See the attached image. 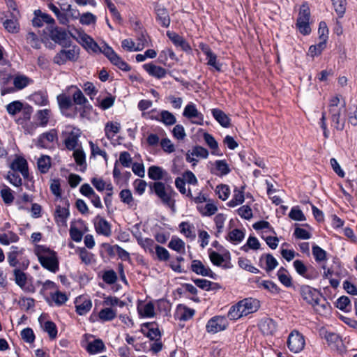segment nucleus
Masks as SVG:
<instances>
[{
  "instance_id": "1",
  "label": "nucleus",
  "mask_w": 357,
  "mask_h": 357,
  "mask_svg": "<svg viewBox=\"0 0 357 357\" xmlns=\"http://www.w3.org/2000/svg\"><path fill=\"white\" fill-rule=\"evenodd\" d=\"M259 307L260 303L257 299L246 298L232 305L228 312L227 317L231 320H237L257 312Z\"/></svg>"
},
{
  "instance_id": "2",
  "label": "nucleus",
  "mask_w": 357,
  "mask_h": 357,
  "mask_svg": "<svg viewBox=\"0 0 357 357\" xmlns=\"http://www.w3.org/2000/svg\"><path fill=\"white\" fill-rule=\"evenodd\" d=\"M34 252L43 267L52 273L59 271V263L56 252L44 245H37Z\"/></svg>"
},
{
  "instance_id": "3",
  "label": "nucleus",
  "mask_w": 357,
  "mask_h": 357,
  "mask_svg": "<svg viewBox=\"0 0 357 357\" xmlns=\"http://www.w3.org/2000/svg\"><path fill=\"white\" fill-rule=\"evenodd\" d=\"M152 189L164 205L170 208L173 211H175V200L174 197L176 192L171 185L157 181L153 183Z\"/></svg>"
},
{
  "instance_id": "4",
  "label": "nucleus",
  "mask_w": 357,
  "mask_h": 357,
  "mask_svg": "<svg viewBox=\"0 0 357 357\" xmlns=\"http://www.w3.org/2000/svg\"><path fill=\"white\" fill-rule=\"evenodd\" d=\"M340 96L337 95L330 99L328 112L334 127L337 130H342L344 126V121L341 119L340 116L345 110V103H340Z\"/></svg>"
},
{
  "instance_id": "5",
  "label": "nucleus",
  "mask_w": 357,
  "mask_h": 357,
  "mask_svg": "<svg viewBox=\"0 0 357 357\" xmlns=\"http://www.w3.org/2000/svg\"><path fill=\"white\" fill-rule=\"evenodd\" d=\"M98 52L102 53L112 64L123 71L130 70L129 65L125 62L106 43H102L98 47Z\"/></svg>"
},
{
  "instance_id": "6",
  "label": "nucleus",
  "mask_w": 357,
  "mask_h": 357,
  "mask_svg": "<svg viewBox=\"0 0 357 357\" xmlns=\"http://www.w3.org/2000/svg\"><path fill=\"white\" fill-rule=\"evenodd\" d=\"M310 17V11L307 5L303 4L300 8L297 22L296 28L303 35H308L311 32L309 21Z\"/></svg>"
},
{
  "instance_id": "7",
  "label": "nucleus",
  "mask_w": 357,
  "mask_h": 357,
  "mask_svg": "<svg viewBox=\"0 0 357 357\" xmlns=\"http://www.w3.org/2000/svg\"><path fill=\"white\" fill-rule=\"evenodd\" d=\"M64 134L66 135L64 144L68 150L72 151L79 147V138L81 135L79 129L71 126H68L66 128Z\"/></svg>"
},
{
  "instance_id": "8",
  "label": "nucleus",
  "mask_w": 357,
  "mask_h": 357,
  "mask_svg": "<svg viewBox=\"0 0 357 357\" xmlns=\"http://www.w3.org/2000/svg\"><path fill=\"white\" fill-rule=\"evenodd\" d=\"M294 267L298 274L307 280H315L319 275V271L312 266H305L301 260H295Z\"/></svg>"
},
{
  "instance_id": "9",
  "label": "nucleus",
  "mask_w": 357,
  "mask_h": 357,
  "mask_svg": "<svg viewBox=\"0 0 357 357\" xmlns=\"http://www.w3.org/2000/svg\"><path fill=\"white\" fill-rule=\"evenodd\" d=\"M199 47L206 55V64L210 67V69L220 72L222 70V63L218 60L216 54L212 52L209 46L204 43H200Z\"/></svg>"
},
{
  "instance_id": "10",
  "label": "nucleus",
  "mask_w": 357,
  "mask_h": 357,
  "mask_svg": "<svg viewBox=\"0 0 357 357\" xmlns=\"http://www.w3.org/2000/svg\"><path fill=\"white\" fill-rule=\"evenodd\" d=\"M305 344L304 337L297 331H293L288 337L287 347L294 353L301 351Z\"/></svg>"
},
{
  "instance_id": "11",
  "label": "nucleus",
  "mask_w": 357,
  "mask_h": 357,
  "mask_svg": "<svg viewBox=\"0 0 357 357\" xmlns=\"http://www.w3.org/2000/svg\"><path fill=\"white\" fill-rule=\"evenodd\" d=\"M79 56V48L73 47L68 50H62L54 57V62L59 65H63L68 61H76Z\"/></svg>"
},
{
  "instance_id": "12",
  "label": "nucleus",
  "mask_w": 357,
  "mask_h": 357,
  "mask_svg": "<svg viewBox=\"0 0 357 357\" xmlns=\"http://www.w3.org/2000/svg\"><path fill=\"white\" fill-rule=\"evenodd\" d=\"M227 326L228 321L226 317L223 316H215L208 321L206 325V329L208 333L214 334L225 330Z\"/></svg>"
},
{
  "instance_id": "13",
  "label": "nucleus",
  "mask_w": 357,
  "mask_h": 357,
  "mask_svg": "<svg viewBox=\"0 0 357 357\" xmlns=\"http://www.w3.org/2000/svg\"><path fill=\"white\" fill-rule=\"evenodd\" d=\"M183 115L185 117L191 119L192 123L197 125L203 124L204 115L197 110L196 105L194 103L190 102L185 106Z\"/></svg>"
},
{
  "instance_id": "14",
  "label": "nucleus",
  "mask_w": 357,
  "mask_h": 357,
  "mask_svg": "<svg viewBox=\"0 0 357 357\" xmlns=\"http://www.w3.org/2000/svg\"><path fill=\"white\" fill-rule=\"evenodd\" d=\"M76 312L81 316L86 314L92 307V301L87 296H79L75 301Z\"/></svg>"
},
{
  "instance_id": "15",
  "label": "nucleus",
  "mask_w": 357,
  "mask_h": 357,
  "mask_svg": "<svg viewBox=\"0 0 357 357\" xmlns=\"http://www.w3.org/2000/svg\"><path fill=\"white\" fill-rule=\"evenodd\" d=\"M300 294L304 301L308 304L312 305L321 298V294L317 289L308 286L303 285L300 288Z\"/></svg>"
},
{
  "instance_id": "16",
  "label": "nucleus",
  "mask_w": 357,
  "mask_h": 357,
  "mask_svg": "<svg viewBox=\"0 0 357 357\" xmlns=\"http://www.w3.org/2000/svg\"><path fill=\"white\" fill-rule=\"evenodd\" d=\"M208 151L204 147L196 146L189 150L186 154V160L195 165L199 158H207Z\"/></svg>"
},
{
  "instance_id": "17",
  "label": "nucleus",
  "mask_w": 357,
  "mask_h": 357,
  "mask_svg": "<svg viewBox=\"0 0 357 357\" xmlns=\"http://www.w3.org/2000/svg\"><path fill=\"white\" fill-rule=\"evenodd\" d=\"M96 231L100 235L109 236L112 234L111 225L102 217L98 215L94 220Z\"/></svg>"
},
{
  "instance_id": "18",
  "label": "nucleus",
  "mask_w": 357,
  "mask_h": 357,
  "mask_svg": "<svg viewBox=\"0 0 357 357\" xmlns=\"http://www.w3.org/2000/svg\"><path fill=\"white\" fill-rule=\"evenodd\" d=\"M57 139V133L54 129L49 132L41 134L37 141V146L43 149H47L50 146V144Z\"/></svg>"
},
{
  "instance_id": "19",
  "label": "nucleus",
  "mask_w": 357,
  "mask_h": 357,
  "mask_svg": "<svg viewBox=\"0 0 357 357\" xmlns=\"http://www.w3.org/2000/svg\"><path fill=\"white\" fill-rule=\"evenodd\" d=\"M191 270L197 275L213 278V273L208 266L200 260L195 259L191 264Z\"/></svg>"
},
{
  "instance_id": "20",
  "label": "nucleus",
  "mask_w": 357,
  "mask_h": 357,
  "mask_svg": "<svg viewBox=\"0 0 357 357\" xmlns=\"http://www.w3.org/2000/svg\"><path fill=\"white\" fill-rule=\"evenodd\" d=\"M278 265L277 259L271 254L262 255L259 259V266L266 272H271Z\"/></svg>"
},
{
  "instance_id": "21",
  "label": "nucleus",
  "mask_w": 357,
  "mask_h": 357,
  "mask_svg": "<svg viewBox=\"0 0 357 357\" xmlns=\"http://www.w3.org/2000/svg\"><path fill=\"white\" fill-rule=\"evenodd\" d=\"M144 69L149 75L157 79H162L167 75V70L161 66H156L153 63H146L143 66Z\"/></svg>"
},
{
  "instance_id": "22",
  "label": "nucleus",
  "mask_w": 357,
  "mask_h": 357,
  "mask_svg": "<svg viewBox=\"0 0 357 357\" xmlns=\"http://www.w3.org/2000/svg\"><path fill=\"white\" fill-rule=\"evenodd\" d=\"M10 168L13 171H17L20 172L24 178H28V164L24 158L22 157H18L16 159H15L10 165Z\"/></svg>"
},
{
  "instance_id": "23",
  "label": "nucleus",
  "mask_w": 357,
  "mask_h": 357,
  "mask_svg": "<svg viewBox=\"0 0 357 357\" xmlns=\"http://www.w3.org/2000/svg\"><path fill=\"white\" fill-rule=\"evenodd\" d=\"M32 22L34 26L40 27L43 26L44 23L54 24L55 21L50 15L38 10L35 11V17L33 19Z\"/></svg>"
},
{
  "instance_id": "24",
  "label": "nucleus",
  "mask_w": 357,
  "mask_h": 357,
  "mask_svg": "<svg viewBox=\"0 0 357 357\" xmlns=\"http://www.w3.org/2000/svg\"><path fill=\"white\" fill-rule=\"evenodd\" d=\"M167 36L175 46L180 47L185 52L190 50V46L188 43L178 33L173 31H167Z\"/></svg>"
},
{
  "instance_id": "25",
  "label": "nucleus",
  "mask_w": 357,
  "mask_h": 357,
  "mask_svg": "<svg viewBox=\"0 0 357 357\" xmlns=\"http://www.w3.org/2000/svg\"><path fill=\"white\" fill-rule=\"evenodd\" d=\"M259 328L264 335H273L278 328L277 323L272 319H262L259 323Z\"/></svg>"
},
{
  "instance_id": "26",
  "label": "nucleus",
  "mask_w": 357,
  "mask_h": 357,
  "mask_svg": "<svg viewBox=\"0 0 357 357\" xmlns=\"http://www.w3.org/2000/svg\"><path fill=\"white\" fill-rule=\"evenodd\" d=\"M231 172L229 165L225 160H218L214 162L213 173L218 176H226Z\"/></svg>"
},
{
  "instance_id": "27",
  "label": "nucleus",
  "mask_w": 357,
  "mask_h": 357,
  "mask_svg": "<svg viewBox=\"0 0 357 357\" xmlns=\"http://www.w3.org/2000/svg\"><path fill=\"white\" fill-rule=\"evenodd\" d=\"M70 215L68 208L57 206L55 210V221L59 225L66 226Z\"/></svg>"
},
{
  "instance_id": "28",
  "label": "nucleus",
  "mask_w": 357,
  "mask_h": 357,
  "mask_svg": "<svg viewBox=\"0 0 357 357\" xmlns=\"http://www.w3.org/2000/svg\"><path fill=\"white\" fill-rule=\"evenodd\" d=\"M15 281L23 290L29 292H33V289L29 286H26V274L20 269L14 270Z\"/></svg>"
},
{
  "instance_id": "29",
  "label": "nucleus",
  "mask_w": 357,
  "mask_h": 357,
  "mask_svg": "<svg viewBox=\"0 0 357 357\" xmlns=\"http://www.w3.org/2000/svg\"><path fill=\"white\" fill-rule=\"evenodd\" d=\"M68 89L73 91L72 96L73 102L75 104L86 107V104L89 102V101L79 89L75 86H70Z\"/></svg>"
},
{
  "instance_id": "30",
  "label": "nucleus",
  "mask_w": 357,
  "mask_h": 357,
  "mask_svg": "<svg viewBox=\"0 0 357 357\" xmlns=\"http://www.w3.org/2000/svg\"><path fill=\"white\" fill-rule=\"evenodd\" d=\"M137 311L139 316L143 317L151 318L155 316V307L151 302L138 305Z\"/></svg>"
},
{
  "instance_id": "31",
  "label": "nucleus",
  "mask_w": 357,
  "mask_h": 357,
  "mask_svg": "<svg viewBox=\"0 0 357 357\" xmlns=\"http://www.w3.org/2000/svg\"><path fill=\"white\" fill-rule=\"evenodd\" d=\"M312 306L314 307V310L321 315H326L329 314L331 310L330 304L321 296V298L318 299Z\"/></svg>"
},
{
  "instance_id": "32",
  "label": "nucleus",
  "mask_w": 357,
  "mask_h": 357,
  "mask_svg": "<svg viewBox=\"0 0 357 357\" xmlns=\"http://www.w3.org/2000/svg\"><path fill=\"white\" fill-rule=\"evenodd\" d=\"M153 323H146L143 324L142 331L151 340H158L160 337V333L158 328L153 327Z\"/></svg>"
},
{
  "instance_id": "33",
  "label": "nucleus",
  "mask_w": 357,
  "mask_h": 357,
  "mask_svg": "<svg viewBox=\"0 0 357 357\" xmlns=\"http://www.w3.org/2000/svg\"><path fill=\"white\" fill-rule=\"evenodd\" d=\"M157 20L164 27H168L170 24V18L167 10L160 6H158L155 9Z\"/></svg>"
},
{
  "instance_id": "34",
  "label": "nucleus",
  "mask_w": 357,
  "mask_h": 357,
  "mask_svg": "<svg viewBox=\"0 0 357 357\" xmlns=\"http://www.w3.org/2000/svg\"><path fill=\"white\" fill-rule=\"evenodd\" d=\"M104 342L100 339H96L88 343L86 351L91 354H96L105 350Z\"/></svg>"
},
{
  "instance_id": "35",
  "label": "nucleus",
  "mask_w": 357,
  "mask_h": 357,
  "mask_svg": "<svg viewBox=\"0 0 357 357\" xmlns=\"http://www.w3.org/2000/svg\"><path fill=\"white\" fill-rule=\"evenodd\" d=\"M214 119L223 127L227 128L230 125V119L227 115L219 109H213L211 111Z\"/></svg>"
},
{
  "instance_id": "36",
  "label": "nucleus",
  "mask_w": 357,
  "mask_h": 357,
  "mask_svg": "<svg viewBox=\"0 0 357 357\" xmlns=\"http://www.w3.org/2000/svg\"><path fill=\"white\" fill-rule=\"evenodd\" d=\"M121 125L118 122H107L105 126V132L107 139H112L120 132Z\"/></svg>"
},
{
  "instance_id": "37",
  "label": "nucleus",
  "mask_w": 357,
  "mask_h": 357,
  "mask_svg": "<svg viewBox=\"0 0 357 357\" xmlns=\"http://www.w3.org/2000/svg\"><path fill=\"white\" fill-rule=\"evenodd\" d=\"M138 244L143 248L145 251L149 252L150 254L154 253V250L157 245L154 241L149 238H142L141 236H136Z\"/></svg>"
},
{
  "instance_id": "38",
  "label": "nucleus",
  "mask_w": 357,
  "mask_h": 357,
  "mask_svg": "<svg viewBox=\"0 0 357 357\" xmlns=\"http://www.w3.org/2000/svg\"><path fill=\"white\" fill-rule=\"evenodd\" d=\"M50 36L55 43L61 44L66 40L67 33L62 29L56 27L50 31Z\"/></svg>"
},
{
  "instance_id": "39",
  "label": "nucleus",
  "mask_w": 357,
  "mask_h": 357,
  "mask_svg": "<svg viewBox=\"0 0 357 357\" xmlns=\"http://www.w3.org/2000/svg\"><path fill=\"white\" fill-rule=\"evenodd\" d=\"M195 314V310L188 308L184 305H178L176 309V315L178 319L183 321H187L191 319Z\"/></svg>"
},
{
  "instance_id": "40",
  "label": "nucleus",
  "mask_w": 357,
  "mask_h": 357,
  "mask_svg": "<svg viewBox=\"0 0 357 357\" xmlns=\"http://www.w3.org/2000/svg\"><path fill=\"white\" fill-rule=\"evenodd\" d=\"M325 339L326 340L328 344L332 347L336 349H341L342 342L337 334L335 333L326 332L325 333Z\"/></svg>"
},
{
  "instance_id": "41",
  "label": "nucleus",
  "mask_w": 357,
  "mask_h": 357,
  "mask_svg": "<svg viewBox=\"0 0 357 357\" xmlns=\"http://www.w3.org/2000/svg\"><path fill=\"white\" fill-rule=\"evenodd\" d=\"M19 240L18 236L11 231L0 232V243L4 245H8L12 243H16Z\"/></svg>"
},
{
  "instance_id": "42",
  "label": "nucleus",
  "mask_w": 357,
  "mask_h": 357,
  "mask_svg": "<svg viewBox=\"0 0 357 357\" xmlns=\"http://www.w3.org/2000/svg\"><path fill=\"white\" fill-rule=\"evenodd\" d=\"M37 166L40 173H47L51 167V158L47 155H42L37 160Z\"/></svg>"
},
{
  "instance_id": "43",
  "label": "nucleus",
  "mask_w": 357,
  "mask_h": 357,
  "mask_svg": "<svg viewBox=\"0 0 357 357\" xmlns=\"http://www.w3.org/2000/svg\"><path fill=\"white\" fill-rule=\"evenodd\" d=\"M245 200L243 188L241 190L236 188L234 190L232 199L228 202L229 207H235L243 203Z\"/></svg>"
},
{
  "instance_id": "44",
  "label": "nucleus",
  "mask_w": 357,
  "mask_h": 357,
  "mask_svg": "<svg viewBox=\"0 0 357 357\" xmlns=\"http://www.w3.org/2000/svg\"><path fill=\"white\" fill-rule=\"evenodd\" d=\"M121 46L123 49L128 52H137L141 51L144 47V43H138L136 45L132 39H124L121 42Z\"/></svg>"
},
{
  "instance_id": "45",
  "label": "nucleus",
  "mask_w": 357,
  "mask_h": 357,
  "mask_svg": "<svg viewBox=\"0 0 357 357\" xmlns=\"http://www.w3.org/2000/svg\"><path fill=\"white\" fill-rule=\"evenodd\" d=\"M277 275L279 281L286 287H290L292 286V278L288 271L281 267L277 273Z\"/></svg>"
},
{
  "instance_id": "46",
  "label": "nucleus",
  "mask_w": 357,
  "mask_h": 357,
  "mask_svg": "<svg viewBox=\"0 0 357 357\" xmlns=\"http://www.w3.org/2000/svg\"><path fill=\"white\" fill-rule=\"evenodd\" d=\"M73 158L77 165L82 167L84 170L86 167V155L83 149L79 146L73 150Z\"/></svg>"
},
{
  "instance_id": "47",
  "label": "nucleus",
  "mask_w": 357,
  "mask_h": 357,
  "mask_svg": "<svg viewBox=\"0 0 357 357\" xmlns=\"http://www.w3.org/2000/svg\"><path fill=\"white\" fill-rule=\"evenodd\" d=\"M166 172L160 167L158 166H151L148 169V176L152 180H160L162 179Z\"/></svg>"
},
{
  "instance_id": "48",
  "label": "nucleus",
  "mask_w": 357,
  "mask_h": 357,
  "mask_svg": "<svg viewBox=\"0 0 357 357\" xmlns=\"http://www.w3.org/2000/svg\"><path fill=\"white\" fill-rule=\"evenodd\" d=\"M116 317V311L111 307L102 309L98 313L99 319L105 322L113 320Z\"/></svg>"
},
{
  "instance_id": "49",
  "label": "nucleus",
  "mask_w": 357,
  "mask_h": 357,
  "mask_svg": "<svg viewBox=\"0 0 357 357\" xmlns=\"http://www.w3.org/2000/svg\"><path fill=\"white\" fill-rule=\"evenodd\" d=\"M31 82V79L24 75H17L13 78V85L18 90L25 88Z\"/></svg>"
},
{
  "instance_id": "50",
  "label": "nucleus",
  "mask_w": 357,
  "mask_h": 357,
  "mask_svg": "<svg viewBox=\"0 0 357 357\" xmlns=\"http://www.w3.org/2000/svg\"><path fill=\"white\" fill-rule=\"evenodd\" d=\"M168 247L178 253L183 254L185 252V243L179 238H172L168 244Z\"/></svg>"
},
{
  "instance_id": "51",
  "label": "nucleus",
  "mask_w": 357,
  "mask_h": 357,
  "mask_svg": "<svg viewBox=\"0 0 357 357\" xmlns=\"http://www.w3.org/2000/svg\"><path fill=\"white\" fill-rule=\"evenodd\" d=\"M51 298L55 305L60 306L64 304L68 301V297L65 293H63L58 289L55 291L50 292Z\"/></svg>"
},
{
  "instance_id": "52",
  "label": "nucleus",
  "mask_w": 357,
  "mask_h": 357,
  "mask_svg": "<svg viewBox=\"0 0 357 357\" xmlns=\"http://www.w3.org/2000/svg\"><path fill=\"white\" fill-rule=\"evenodd\" d=\"M312 255L314 256L315 261L317 263H321L327 260L326 252L317 245H312Z\"/></svg>"
},
{
  "instance_id": "53",
  "label": "nucleus",
  "mask_w": 357,
  "mask_h": 357,
  "mask_svg": "<svg viewBox=\"0 0 357 357\" xmlns=\"http://www.w3.org/2000/svg\"><path fill=\"white\" fill-rule=\"evenodd\" d=\"M1 196L6 204H10L14 200L12 190L7 185L3 184L0 190Z\"/></svg>"
},
{
  "instance_id": "54",
  "label": "nucleus",
  "mask_w": 357,
  "mask_h": 357,
  "mask_svg": "<svg viewBox=\"0 0 357 357\" xmlns=\"http://www.w3.org/2000/svg\"><path fill=\"white\" fill-rule=\"evenodd\" d=\"M181 232L187 238L194 239L196 236L194 231V226L187 222H182L179 225Z\"/></svg>"
},
{
  "instance_id": "55",
  "label": "nucleus",
  "mask_w": 357,
  "mask_h": 357,
  "mask_svg": "<svg viewBox=\"0 0 357 357\" xmlns=\"http://www.w3.org/2000/svg\"><path fill=\"white\" fill-rule=\"evenodd\" d=\"M6 107L7 112L13 116L23 109V103L20 100H15L8 104Z\"/></svg>"
},
{
  "instance_id": "56",
  "label": "nucleus",
  "mask_w": 357,
  "mask_h": 357,
  "mask_svg": "<svg viewBox=\"0 0 357 357\" xmlns=\"http://www.w3.org/2000/svg\"><path fill=\"white\" fill-rule=\"evenodd\" d=\"M160 121L166 126H172L176 122V117L167 110H162L160 113Z\"/></svg>"
},
{
  "instance_id": "57",
  "label": "nucleus",
  "mask_w": 357,
  "mask_h": 357,
  "mask_svg": "<svg viewBox=\"0 0 357 357\" xmlns=\"http://www.w3.org/2000/svg\"><path fill=\"white\" fill-rule=\"evenodd\" d=\"M244 237V233L238 229H233L228 234V240L234 244H238L243 240Z\"/></svg>"
},
{
  "instance_id": "58",
  "label": "nucleus",
  "mask_w": 357,
  "mask_h": 357,
  "mask_svg": "<svg viewBox=\"0 0 357 357\" xmlns=\"http://www.w3.org/2000/svg\"><path fill=\"white\" fill-rule=\"evenodd\" d=\"M238 266L247 271H249L250 273H259V270L256 268L255 266H252V264L250 263V261L248 259H245V258H239L238 259Z\"/></svg>"
},
{
  "instance_id": "59",
  "label": "nucleus",
  "mask_w": 357,
  "mask_h": 357,
  "mask_svg": "<svg viewBox=\"0 0 357 357\" xmlns=\"http://www.w3.org/2000/svg\"><path fill=\"white\" fill-rule=\"evenodd\" d=\"M57 101L61 109H68L73 105V100L71 98L65 94L61 93L57 96Z\"/></svg>"
},
{
  "instance_id": "60",
  "label": "nucleus",
  "mask_w": 357,
  "mask_h": 357,
  "mask_svg": "<svg viewBox=\"0 0 357 357\" xmlns=\"http://www.w3.org/2000/svg\"><path fill=\"white\" fill-rule=\"evenodd\" d=\"M43 330L48 333L50 339L54 340L57 336V328L52 321H47L43 324Z\"/></svg>"
},
{
  "instance_id": "61",
  "label": "nucleus",
  "mask_w": 357,
  "mask_h": 357,
  "mask_svg": "<svg viewBox=\"0 0 357 357\" xmlns=\"http://www.w3.org/2000/svg\"><path fill=\"white\" fill-rule=\"evenodd\" d=\"M50 116V110L47 109H41L37 112L36 117L38 121H39V125L40 126H45Z\"/></svg>"
},
{
  "instance_id": "62",
  "label": "nucleus",
  "mask_w": 357,
  "mask_h": 357,
  "mask_svg": "<svg viewBox=\"0 0 357 357\" xmlns=\"http://www.w3.org/2000/svg\"><path fill=\"white\" fill-rule=\"evenodd\" d=\"M194 283L197 287L205 291H210L212 289H214L215 286L218 284L206 279H196L194 280Z\"/></svg>"
},
{
  "instance_id": "63",
  "label": "nucleus",
  "mask_w": 357,
  "mask_h": 357,
  "mask_svg": "<svg viewBox=\"0 0 357 357\" xmlns=\"http://www.w3.org/2000/svg\"><path fill=\"white\" fill-rule=\"evenodd\" d=\"M4 28L10 33H17L20 25L16 19L6 20L3 23Z\"/></svg>"
},
{
  "instance_id": "64",
  "label": "nucleus",
  "mask_w": 357,
  "mask_h": 357,
  "mask_svg": "<svg viewBox=\"0 0 357 357\" xmlns=\"http://www.w3.org/2000/svg\"><path fill=\"white\" fill-rule=\"evenodd\" d=\"M199 212L204 216H211L214 215L218 207L213 203H207L204 206L198 207Z\"/></svg>"
}]
</instances>
